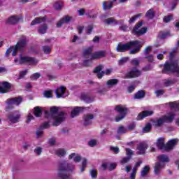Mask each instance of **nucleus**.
Segmentation results:
<instances>
[{
	"label": "nucleus",
	"mask_w": 179,
	"mask_h": 179,
	"mask_svg": "<svg viewBox=\"0 0 179 179\" xmlns=\"http://www.w3.org/2000/svg\"><path fill=\"white\" fill-rule=\"evenodd\" d=\"M126 155L128 156V157L131 158V156L134 155V152L130 148H126Z\"/></svg>",
	"instance_id": "obj_58"
},
{
	"label": "nucleus",
	"mask_w": 179,
	"mask_h": 179,
	"mask_svg": "<svg viewBox=\"0 0 179 179\" xmlns=\"http://www.w3.org/2000/svg\"><path fill=\"white\" fill-rule=\"evenodd\" d=\"M43 97H45L46 99H51V97H52V93L51 91H45L43 92Z\"/></svg>",
	"instance_id": "obj_45"
},
{
	"label": "nucleus",
	"mask_w": 179,
	"mask_h": 179,
	"mask_svg": "<svg viewBox=\"0 0 179 179\" xmlns=\"http://www.w3.org/2000/svg\"><path fill=\"white\" fill-rule=\"evenodd\" d=\"M42 22H45V17L36 18L35 20H34L31 22V26H34L36 24H38L41 23Z\"/></svg>",
	"instance_id": "obj_28"
},
{
	"label": "nucleus",
	"mask_w": 179,
	"mask_h": 179,
	"mask_svg": "<svg viewBox=\"0 0 179 179\" xmlns=\"http://www.w3.org/2000/svg\"><path fill=\"white\" fill-rule=\"evenodd\" d=\"M148 150V144L145 143H140L136 149V155H145L146 150Z\"/></svg>",
	"instance_id": "obj_15"
},
{
	"label": "nucleus",
	"mask_w": 179,
	"mask_h": 179,
	"mask_svg": "<svg viewBox=\"0 0 179 179\" xmlns=\"http://www.w3.org/2000/svg\"><path fill=\"white\" fill-rule=\"evenodd\" d=\"M143 97H145V91L143 90H140L134 94V99L137 100H141V99H143Z\"/></svg>",
	"instance_id": "obj_29"
},
{
	"label": "nucleus",
	"mask_w": 179,
	"mask_h": 179,
	"mask_svg": "<svg viewBox=\"0 0 179 179\" xmlns=\"http://www.w3.org/2000/svg\"><path fill=\"white\" fill-rule=\"evenodd\" d=\"M58 108L53 106L50 108V113L48 111L45 113V117L46 118H52L53 120H55L52 123L53 127H58V125L65 120V113L63 111L60 112L57 117H55V114H58Z\"/></svg>",
	"instance_id": "obj_1"
},
{
	"label": "nucleus",
	"mask_w": 179,
	"mask_h": 179,
	"mask_svg": "<svg viewBox=\"0 0 179 179\" xmlns=\"http://www.w3.org/2000/svg\"><path fill=\"white\" fill-rule=\"evenodd\" d=\"M174 117H176V114L171 112L168 113V115H165L162 118L158 119L156 121L155 124L157 125V127H161V125H163L164 122H173Z\"/></svg>",
	"instance_id": "obj_8"
},
{
	"label": "nucleus",
	"mask_w": 179,
	"mask_h": 179,
	"mask_svg": "<svg viewBox=\"0 0 179 179\" xmlns=\"http://www.w3.org/2000/svg\"><path fill=\"white\" fill-rule=\"evenodd\" d=\"M135 44H136V42L132 41H129L127 43H119L116 48V50L117 52H125V51L131 50L132 48V45H135Z\"/></svg>",
	"instance_id": "obj_10"
},
{
	"label": "nucleus",
	"mask_w": 179,
	"mask_h": 179,
	"mask_svg": "<svg viewBox=\"0 0 179 179\" xmlns=\"http://www.w3.org/2000/svg\"><path fill=\"white\" fill-rule=\"evenodd\" d=\"M41 129H47V128H50V122H45L41 126Z\"/></svg>",
	"instance_id": "obj_53"
},
{
	"label": "nucleus",
	"mask_w": 179,
	"mask_h": 179,
	"mask_svg": "<svg viewBox=\"0 0 179 179\" xmlns=\"http://www.w3.org/2000/svg\"><path fill=\"white\" fill-rule=\"evenodd\" d=\"M145 59H148V62H153V55H147L145 57Z\"/></svg>",
	"instance_id": "obj_63"
},
{
	"label": "nucleus",
	"mask_w": 179,
	"mask_h": 179,
	"mask_svg": "<svg viewBox=\"0 0 179 179\" xmlns=\"http://www.w3.org/2000/svg\"><path fill=\"white\" fill-rule=\"evenodd\" d=\"M88 145L91 148H94V146H96V145H97V141H96L94 139H92L91 141H90L88 142Z\"/></svg>",
	"instance_id": "obj_48"
},
{
	"label": "nucleus",
	"mask_w": 179,
	"mask_h": 179,
	"mask_svg": "<svg viewBox=\"0 0 179 179\" xmlns=\"http://www.w3.org/2000/svg\"><path fill=\"white\" fill-rule=\"evenodd\" d=\"M115 20H116L114 17H110V18H107V19L104 20L103 23L105 24H108V25L114 24V26H117V23L115 22Z\"/></svg>",
	"instance_id": "obj_27"
},
{
	"label": "nucleus",
	"mask_w": 179,
	"mask_h": 179,
	"mask_svg": "<svg viewBox=\"0 0 179 179\" xmlns=\"http://www.w3.org/2000/svg\"><path fill=\"white\" fill-rule=\"evenodd\" d=\"M153 69V66L152 64H148L142 68V71L144 72H148V71H152Z\"/></svg>",
	"instance_id": "obj_44"
},
{
	"label": "nucleus",
	"mask_w": 179,
	"mask_h": 179,
	"mask_svg": "<svg viewBox=\"0 0 179 179\" xmlns=\"http://www.w3.org/2000/svg\"><path fill=\"white\" fill-rule=\"evenodd\" d=\"M81 100H83V101H85V103H92L93 102V99L90 98L86 94H82L81 95Z\"/></svg>",
	"instance_id": "obj_35"
},
{
	"label": "nucleus",
	"mask_w": 179,
	"mask_h": 179,
	"mask_svg": "<svg viewBox=\"0 0 179 179\" xmlns=\"http://www.w3.org/2000/svg\"><path fill=\"white\" fill-rule=\"evenodd\" d=\"M90 176L92 178H96L97 177V171H96V169L91 170Z\"/></svg>",
	"instance_id": "obj_54"
},
{
	"label": "nucleus",
	"mask_w": 179,
	"mask_h": 179,
	"mask_svg": "<svg viewBox=\"0 0 179 179\" xmlns=\"http://www.w3.org/2000/svg\"><path fill=\"white\" fill-rule=\"evenodd\" d=\"M153 115L152 110H144L142 113H139L136 117L137 121H141L143 118L146 117H150Z\"/></svg>",
	"instance_id": "obj_18"
},
{
	"label": "nucleus",
	"mask_w": 179,
	"mask_h": 179,
	"mask_svg": "<svg viewBox=\"0 0 179 179\" xmlns=\"http://www.w3.org/2000/svg\"><path fill=\"white\" fill-rule=\"evenodd\" d=\"M44 132L43 131V130H38L36 131V138H41Z\"/></svg>",
	"instance_id": "obj_64"
},
{
	"label": "nucleus",
	"mask_w": 179,
	"mask_h": 179,
	"mask_svg": "<svg viewBox=\"0 0 179 179\" xmlns=\"http://www.w3.org/2000/svg\"><path fill=\"white\" fill-rule=\"evenodd\" d=\"M69 160H71V159H73V162H75V163H79V162L82 160V157H80L79 155H76V153H71L69 156Z\"/></svg>",
	"instance_id": "obj_25"
},
{
	"label": "nucleus",
	"mask_w": 179,
	"mask_h": 179,
	"mask_svg": "<svg viewBox=\"0 0 179 179\" xmlns=\"http://www.w3.org/2000/svg\"><path fill=\"white\" fill-rule=\"evenodd\" d=\"M162 73L170 75V73H177L179 76L178 60L166 61L164 64Z\"/></svg>",
	"instance_id": "obj_3"
},
{
	"label": "nucleus",
	"mask_w": 179,
	"mask_h": 179,
	"mask_svg": "<svg viewBox=\"0 0 179 179\" xmlns=\"http://www.w3.org/2000/svg\"><path fill=\"white\" fill-rule=\"evenodd\" d=\"M150 170V167H149V166L148 165L145 166L141 172V176L142 177H145L148 175V173H149Z\"/></svg>",
	"instance_id": "obj_32"
},
{
	"label": "nucleus",
	"mask_w": 179,
	"mask_h": 179,
	"mask_svg": "<svg viewBox=\"0 0 179 179\" xmlns=\"http://www.w3.org/2000/svg\"><path fill=\"white\" fill-rule=\"evenodd\" d=\"M41 114H43L41 108H40L39 106L35 107L34 110V115H35V117H39L41 115Z\"/></svg>",
	"instance_id": "obj_31"
},
{
	"label": "nucleus",
	"mask_w": 179,
	"mask_h": 179,
	"mask_svg": "<svg viewBox=\"0 0 179 179\" xmlns=\"http://www.w3.org/2000/svg\"><path fill=\"white\" fill-rule=\"evenodd\" d=\"M110 150L115 152L116 155L120 153V148L118 147L110 146Z\"/></svg>",
	"instance_id": "obj_51"
},
{
	"label": "nucleus",
	"mask_w": 179,
	"mask_h": 179,
	"mask_svg": "<svg viewBox=\"0 0 179 179\" xmlns=\"http://www.w3.org/2000/svg\"><path fill=\"white\" fill-rule=\"evenodd\" d=\"M157 147L159 150H165L166 151V144H164V138L161 137L157 139L156 143Z\"/></svg>",
	"instance_id": "obj_20"
},
{
	"label": "nucleus",
	"mask_w": 179,
	"mask_h": 179,
	"mask_svg": "<svg viewBox=\"0 0 179 179\" xmlns=\"http://www.w3.org/2000/svg\"><path fill=\"white\" fill-rule=\"evenodd\" d=\"M71 20V17L65 15L62 19H60V20L57 22V27H62V24H64V23H69L70 20Z\"/></svg>",
	"instance_id": "obj_21"
},
{
	"label": "nucleus",
	"mask_w": 179,
	"mask_h": 179,
	"mask_svg": "<svg viewBox=\"0 0 179 179\" xmlns=\"http://www.w3.org/2000/svg\"><path fill=\"white\" fill-rule=\"evenodd\" d=\"M27 44V40L26 39V37H23L22 38H21L15 46V48L13 49L12 52V56L16 57V55H17V50H20V51H23Z\"/></svg>",
	"instance_id": "obj_9"
},
{
	"label": "nucleus",
	"mask_w": 179,
	"mask_h": 179,
	"mask_svg": "<svg viewBox=\"0 0 179 179\" xmlns=\"http://www.w3.org/2000/svg\"><path fill=\"white\" fill-rule=\"evenodd\" d=\"M93 46H90L87 49H85L83 51V55L84 57H86L87 55H90L92 54V51H93Z\"/></svg>",
	"instance_id": "obj_38"
},
{
	"label": "nucleus",
	"mask_w": 179,
	"mask_h": 179,
	"mask_svg": "<svg viewBox=\"0 0 179 179\" xmlns=\"http://www.w3.org/2000/svg\"><path fill=\"white\" fill-rule=\"evenodd\" d=\"M169 35L170 34L169 32L162 33L159 34V38L163 39L167 38V37H169Z\"/></svg>",
	"instance_id": "obj_61"
},
{
	"label": "nucleus",
	"mask_w": 179,
	"mask_h": 179,
	"mask_svg": "<svg viewBox=\"0 0 179 179\" xmlns=\"http://www.w3.org/2000/svg\"><path fill=\"white\" fill-rule=\"evenodd\" d=\"M34 152L36 155H38V156H40L43 152V149L41 147H38L34 150Z\"/></svg>",
	"instance_id": "obj_60"
},
{
	"label": "nucleus",
	"mask_w": 179,
	"mask_h": 179,
	"mask_svg": "<svg viewBox=\"0 0 179 179\" xmlns=\"http://www.w3.org/2000/svg\"><path fill=\"white\" fill-rule=\"evenodd\" d=\"M143 22L141 21L138 23H137L134 27L133 28V34H134L135 36H143L145 33L148 31V28L143 27Z\"/></svg>",
	"instance_id": "obj_11"
},
{
	"label": "nucleus",
	"mask_w": 179,
	"mask_h": 179,
	"mask_svg": "<svg viewBox=\"0 0 179 179\" xmlns=\"http://www.w3.org/2000/svg\"><path fill=\"white\" fill-rule=\"evenodd\" d=\"M104 57H106V51L100 50L91 54L90 60L92 61V59H99L100 58H104Z\"/></svg>",
	"instance_id": "obj_17"
},
{
	"label": "nucleus",
	"mask_w": 179,
	"mask_h": 179,
	"mask_svg": "<svg viewBox=\"0 0 179 179\" xmlns=\"http://www.w3.org/2000/svg\"><path fill=\"white\" fill-rule=\"evenodd\" d=\"M113 1H109L108 4H107V1H104L103 3V8L104 10H108V9H111L113 8V2H116L117 0H112Z\"/></svg>",
	"instance_id": "obj_26"
},
{
	"label": "nucleus",
	"mask_w": 179,
	"mask_h": 179,
	"mask_svg": "<svg viewBox=\"0 0 179 179\" xmlns=\"http://www.w3.org/2000/svg\"><path fill=\"white\" fill-rule=\"evenodd\" d=\"M75 166L68 164L67 161H62L59 164L58 176L62 179H71V176L68 175V171H73Z\"/></svg>",
	"instance_id": "obj_2"
},
{
	"label": "nucleus",
	"mask_w": 179,
	"mask_h": 179,
	"mask_svg": "<svg viewBox=\"0 0 179 179\" xmlns=\"http://www.w3.org/2000/svg\"><path fill=\"white\" fill-rule=\"evenodd\" d=\"M129 160H131V157H126L122 158V159L121 160V164H125V163H128V162H129Z\"/></svg>",
	"instance_id": "obj_56"
},
{
	"label": "nucleus",
	"mask_w": 179,
	"mask_h": 179,
	"mask_svg": "<svg viewBox=\"0 0 179 179\" xmlns=\"http://www.w3.org/2000/svg\"><path fill=\"white\" fill-rule=\"evenodd\" d=\"M142 16V14L139 13L134 16H133L130 20H129V23L132 24L134 23L139 17Z\"/></svg>",
	"instance_id": "obj_40"
},
{
	"label": "nucleus",
	"mask_w": 179,
	"mask_h": 179,
	"mask_svg": "<svg viewBox=\"0 0 179 179\" xmlns=\"http://www.w3.org/2000/svg\"><path fill=\"white\" fill-rule=\"evenodd\" d=\"M145 17L148 19H153V17H155V11H153V10L152 9H150L149 10L147 11L145 14Z\"/></svg>",
	"instance_id": "obj_37"
},
{
	"label": "nucleus",
	"mask_w": 179,
	"mask_h": 179,
	"mask_svg": "<svg viewBox=\"0 0 179 179\" xmlns=\"http://www.w3.org/2000/svg\"><path fill=\"white\" fill-rule=\"evenodd\" d=\"M0 85L3 86V87L5 89H6L7 90H8V89H10V84L6 81L1 83Z\"/></svg>",
	"instance_id": "obj_49"
},
{
	"label": "nucleus",
	"mask_w": 179,
	"mask_h": 179,
	"mask_svg": "<svg viewBox=\"0 0 179 179\" xmlns=\"http://www.w3.org/2000/svg\"><path fill=\"white\" fill-rule=\"evenodd\" d=\"M42 50L44 54H46L47 55H48V54H51V47L48 45L43 46Z\"/></svg>",
	"instance_id": "obj_41"
},
{
	"label": "nucleus",
	"mask_w": 179,
	"mask_h": 179,
	"mask_svg": "<svg viewBox=\"0 0 179 179\" xmlns=\"http://www.w3.org/2000/svg\"><path fill=\"white\" fill-rule=\"evenodd\" d=\"M150 51H152L151 46H148L144 50V54H145V57L149 55V53L150 52Z\"/></svg>",
	"instance_id": "obj_57"
},
{
	"label": "nucleus",
	"mask_w": 179,
	"mask_h": 179,
	"mask_svg": "<svg viewBox=\"0 0 179 179\" xmlns=\"http://www.w3.org/2000/svg\"><path fill=\"white\" fill-rule=\"evenodd\" d=\"M48 27H47L46 24H43V26L40 27L38 29V33L41 34H45L47 32V29Z\"/></svg>",
	"instance_id": "obj_33"
},
{
	"label": "nucleus",
	"mask_w": 179,
	"mask_h": 179,
	"mask_svg": "<svg viewBox=\"0 0 179 179\" xmlns=\"http://www.w3.org/2000/svg\"><path fill=\"white\" fill-rule=\"evenodd\" d=\"M22 101H23V98L21 96L7 99V107L6 110L8 111V110L13 108V106H20Z\"/></svg>",
	"instance_id": "obj_7"
},
{
	"label": "nucleus",
	"mask_w": 179,
	"mask_h": 179,
	"mask_svg": "<svg viewBox=\"0 0 179 179\" xmlns=\"http://www.w3.org/2000/svg\"><path fill=\"white\" fill-rule=\"evenodd\" d=\"M41 74L39 73H35L34 74H33L31 76V80H37V79H38V78H40Z\"/></svg>",
	"instance_id": "obj_50"
},
{
	"label": "nucleus",
	"mask_w": 179,
	"mask_h": 179,
	"mask_svg": "<svg viewBox=\"0 0 179 179\" xmlns=\"http://www.w3.org/2000/svg\"><path fill=\"white\" fill-rule=\"evenodd\" d=\"M142 75V71L138 70L136 67L131 69L127 74L126 78L130 79L131 78H138Z\"/></svg>",
	"instance_id": "obj_13"
},
{
	"label": "nucleus",
	"mask_w": 179,
	"mask_h": 179,
	"mask_svg": "<svg viewBox=\"0 0 179 179\" xmlns=\"http://www.w3.org/2000/svg\"><path fill=\"white\" fill-rule=\"evenodd\" d=\"M27 73V69L20 72V76L18 79H22V78H24V76H26Z\"/></svg>",
	"instance_id": "obj_55"
},
{
	"label": "nucleus",
	"mask_w": 179,
	"mask_h": 179,
	"mask_svg": "<svg viewBox=\"0 0 179 179\" xmlns=\"http://www.w3.org/2000/svg\"><path fill=\"white\" fill-rule=\"evenodd\" d=\"M177 143H178V139L177 138L169 140L166 144L165 151L169 152L170 150H173V149H174V146H176Z\"/></svg>",
	"instance_id": "obj_16"
},
{
	"label": "nucleus",
	"mask_w": 179,
	"mask_h": 179,
	"mask_svg": "<svg viewBox=\"0 0 179 179\" xmlns=\"http://www.w3.org/2000/svg\"><path fill=\"white\" fill-rule=\"evenodd\" d=\"M155 94L157 95V97H159V96H162V94H164V90H157V91H155Z\"/></svg>",
	"instance_id": "obj_59"
},
{
	"label": "nucleus",
	"mask_w": 179,
	"mask_h": 179,
	"mask_svg": "<svg viewBox=\"0 0 179 179\" xmlns=\"http://www.w3.org/2000/svg\"><path fill=\"white\" fill-rule=\"evenodd\" d=\"M131 65H134V66H139V64H141V60L138 58H134L131 59Z\"/></svg>",
	"instance_id": "obj_43"
},
{
	"label": "nucleus",
	"mask_w": 179,
	"mask_h": 179,
	"mask_svg": "<svg viewBox=\"0 0 179 179\" xmlns=\"http://www.w3.org/2000/svg\"><path fill=\"white\" fill-rule=\"evenodd\" d=\"M82 111H83V107H79V106L74 107L71 113V118H75L76 115H78L79 113H82Z\"/></svg>",
	"instance_id": "obj_23"
},
{
	"label": "nucleus",
	"mask_w": 179,
	"mask_h": 179,
	"mask_svg": "<svg viewBox=\"0 0 179 179\" xmlns=\"http://www.w3.org/2000/svg\"><path fill=\"white\" fill-rule=\"evenodd\" d=\"M101 69H103V65H99L95 68V69L94 70V73H99V72H100Z\"/></svg>",
	"instance_id": "obj_62"
},
{
	"label": "nucleus",
	"mask_w": 179,
	"mask_h": 179,
	"mask_svg": "<svg viewBox=\"0 0 179 179\" xmlns=\"http://www.w3.org/2000/svg\"><path fill=\"white\" fill-rule=\"evenodd\" d=\"M55 93L57 99L66 97V95H65V87L64 86L60 87V88H57Z\"/></svg>",
	"instance_id": "obj_19"
},
{
	"label": "nucleus",
	"mask_w": 179,
	"mask_h": 179,
	"mask_svg": "<svg viewBox=\"0 0 179 179\" xmlns=\"http://www.w3.org/2000/svg\"><path fill=\"white\" fill-rule=\"evenodd\" d=\"M118 83V79H110L106 82L107 86L108 87H113V86H115Z\"/></svg>",
	"instance_id": "obj_30"
},
{
	"label": "nucleus",
	"mask_w": 179,
	"mask_h": 179,
	"mask_svg": "<svg viewBox=\"0 0 179 179\" xmlns=\"http://www.w3.org/2000/svg\"><path fill=\"white\" fill-rule=\"evenodd\" d=\"M62 6H64V3H62V1H57L55 3L53 8L56 10H60V9H61V8H62Z\"/></svg>",
	"instance_id": "obj_36"
},
{
	"label": "nucleus",
	"mask_w": 179,
	"mask_h": 179,
	"mask_svg": "<svg viewBox=\"0 0 179 179\" xmlns=\"http://www.w3.org/2000/svg\"><path fill=\"white\" fill-rule=\"evenodd\" d=\"M19 64H27L28 65H37L38 64V59L35 57H31L29 56H23L20 55Z\"/></svg>",
	"instance_id": "obj_6"
},
{
	"label": "nucleus",
	"mask_w": 179,
	"mask_h": 179,
	"mask_svg": "<svg viewBox=\"0 0 179 179\" xmlns=\"http://www.w3.org/2000/svg\"><path fill=\"white\" fill-rule=\"evenodd\" d=\"M126 132H127V129L123 126H120L117 129V134H125Z\"/></svg>",
	"instance_id": "obj_47"
},
{
	"label": "nucleus",
	"mask_w": 179,
	"mask_h": 179,
	"mask_svg": "<svg viewBox=\"0 0 179 179\" xmlns=\"http://www.w3.org/2000/svg\"><path fill=\"white\" fill-rule=\"evenodd\" d=\"M169 106L171 108H173L175 111H178L179 103H177L176 102H170Z\"/></svg>",
	"instance_id": "obj_39"
},
{
	"label": "nucleus",
	"mask_w": 179,
	"mask_h": 179,
	"mask_svg": "<svg viewBox=\"0 0 179 179\" xmlns=\"http://www.w3.org/2000/svg\"><path fill=\"white\" fill-rule=\"evenodd\" d=\"M55 155L59 156V157H62V156H65V155H66V152L65 150L60 148L55 151Z\"/></svg>",
	"instance_id": "obj_34"
},
{
	"label": "nucleus",
	"mask_w": 179,
	"mask_h": 179,
	"mask_svg": "<svg viewBox=\"0 0 179 179\" xmlns=\"http://www.w3.org/2000/svg\"><path fill=\"white\" fill-rule=\"evenodd\" d=\"M150 129H152V124L150 123H148L143 129V134L150 132Z\"/></svg>",
	"instance_id": "obj_42"
},
{
	"label": "nucleus",
	"mask_w": 179,
	"mask_h": 179,
	"mask_svg": "<svg viewBox=\"0 0 179 179\" xmlns=\"http://www.w3.org/2000/svg\"><path fill=\"white\" fill-rule=\"evenodd\" d=\"M115 110L120 114V116H117L115 118L116 122H120L121 120L125 118V115H127V113H128V108L122 105H117L115 107Z\"/></svg>",
	"instance_id": "obj_5"
},
{
	"label": "nucleus",
	"mask_w": 179,
	"mask_h": 179,
	"mask_svg": "<svg viewBox=\"0 0 179 179\" xmlns=\"http://www.w3.org/2000/svg\"><path fill=\"white\" fill-rule=\"evenodd\" d=\"M158 160H159V162H157L155 164V166L154 169L155 174L156 176H159L160 174V171L162 169H163V166H164V163H169L170 162V159L169 158V156L162 154L157 157Z\"/></svg>",
	"instance_id": "obj_4"
},
{
	"label": "nucleus",
	"mask_w": 179,
	"mask_h": 179,
	"mask_svg": "<svg viewBox=\"0 0 179 179\" xmlns=\"http://www.w3.org/2000/svg\"><path fill=\"white\" fill-rule=\"evenodd\" d=\"M131 42H136V43L134 45H131V49L129 51L130 55H135L138 54L139 51H141V49L142 48V43L139 41H131Z\"/></svg>",
	"instance_id": "obj_14"
},
{
	"label": "nucleus",
	"mask_w": 179,
	"mask_h": 179,
	"mask_svg": "<svg viewBox=\"0 0 179 179\" xmlns=\"http://www.w3.org/2000/svg\"><path fill=\"white\" fill-rule=\"evenodd\" d=\"M20 117H22L20 113L15 110L8 115V119L11 124H17V122H19Z\"/></svg>",
	"instance_id": "obj_12"
},
{
	"label": "nucleus",
	"mask_w": 179,
	"mask_h": 179,
	"mask_svg": "<svg viewBox=\"0 0 179 179\" xmlns=\"http://www.w3.org/2000/svg\"><path fill=\"white\" fill-rule=\"evenodd\" d=\"M173 19V15H167L164 17V22L165 23H169Z\"/></svg>",
	"instance_id": "obj_52"
},
{
	"label": "nucleus",
	"mask_w": 179,
	"mask_h": 179,
	"mask_svg": "<svg viewBox=\"0 0 179 179\" xmlns=\"http://www.w3.org/2000/svg\"><path fill=\"white\" fill-rule=\"evenodd\" d=\"M129 57H122L119 60V65H124L126 62H128Z\"/></svg>",
	"instance_id": "obj_46"
},
{
	"label": "nucleus",
	"mask_w": 179,
	"mask_h": 179,
	"mask_svg": "<svg viewBox=\"0 0 179 179\" xmlns=\"http://www.w3.org/2000/svg\"><path fill=\"white\" fill-rule=\"evenodd\" d=\"M19 20H20V18L19 17L16 15H13L7 20L6 23L7 24H16L19 22Z\"/></svg>",
	"instance_id": "obj_22"
},
{
	"label": "nucleus",
	"mask_w": 179,
	"mask_h": 179,
	"mask_svg": "<svg viewBox=\"0 0 179 179\" xmlns=\"http://www.w3.org/2000/svg\"><path fill=\"white\" fill-rule=\"evenodd\" d=\"M94 118V116L92 114H87L84 116V125H90L92 124V120Z\"/></svg>",
	"instance_id": "obj_24"
}]
</instances>
